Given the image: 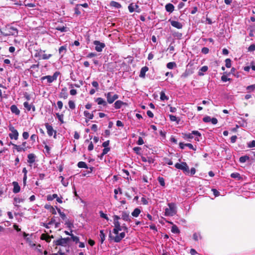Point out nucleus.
<instances>
[{
	"mask_svg": "<svg viewBox=\"0 0 255 255\" xmlns=\"http://www.w3.org/2000/svg\"><path fill=\"white\" fill-rule=\"evenodd\" d=\"M113 218L115 227L113 229V233L116 235V236L113 237L111 233H110L109 234V238L111 240H114L115 242L119 243L123 238H125L126 234L125 232H122L119 234V231L122 230V227H121V224L119 221V219H121L120 217L118 215H114L113 216Z\"/></svg>",
	"mask_w": 255,
	"mask_h": 255,
	"instance_id": "nucleus-1",
	"label": "nucleus"
},
{
	"mask_svg": "<svg viewBox=\"0 0 255 255\" xmlns=\"http://www.w3.org/2000/svg\"><path fill=\"white\" fill-rule=\"evenodd\" d=\"M0 32L4 36H16L18 34V30L16 28L9 26H6L2 30L0 28Z\"/></svg>",
	"mask_w": 255,
	"mask_h": 255,
	"instance_id": "nucleus-2",
	"label": "nucleus"
},
{
	"mask_svg": "<svg viewBox=\"0 0 255 255\" xmlns=\"http://www.w3.org/2000/svg\"><path fill=\"white\" fill-rule=\"evenodd\" d=\"M169 208L165 209V215L166 216H173L177 213L176 205L174 203H169L168 204Z\"/></svg>",
	"mask_w": 255,
	"mask_h": 255,
	"instance_id": "nucleus-3",
	"label": "nucleus"
},
{
	"mask_svg": "<svg viewBox=\"0 0 255 255\" xmlns=\"http://www.w3.org/2000/svg\"><path fill=\"white\" fill-rule=\"evenodd\" d=\"M175 167L178 169L182 170L186 174L190 173L189 167L185 162H182L181 163H176L175 164Z\"/></svg>",
	"mask_w": 255,
	"mask_h": 255,
	"instance_id": "nucleus-4",
	"label": "nucleus"
},
{
	"mask_svg": "<svg viewBox=\"0 0 255 255\" xmlns=\"http://www.w3.org/2000/svg\"><path fill=\"white\" fill-rule=\"evenodd\" d=\"M59 74L60 73L59 72H56L54 73L53 76L48 75L42 77L41 78V80L43 81L46 79L48 83H51L57 79V78Z\"/></svg>",
	"mask_w": 255,
	"mask_h": 255,
	"instance_id": "nucleus-5",
	"label": "nucleus"
},
{
	"mask_svg": "<svg viewBox=\"0 0 255 255\" xmlns=\"http://www.w3.org/2000/svg\"><path fill=\"white\" fill-rule=\"evenodd\" d=\"M8 128L9 130L11 131L8 135L10 138L11 139H14L15 140H17L19 135L18 131L12 126H9Z\"/></svg>",
	"mask_w": 255,
	"mask_h": 255,
	"instance_id": "nucleus-6",
	"label": "nucleus"
},
{
	"mask_svg": "<svg viewBox=\"0 0 255 255\" xmlns=\"http://www.w3.org/2000/svg\"><path fill=\"white\" fill-rule=\"evenodd\" d=\"M45 126L46 128L48 135L51 136L53 135L54 138H56V131L53 129V127L48 123H45Z\"/></svg>",
	"mask_w": 255,
	"mask_h": 255,
	"instance_id": "nucleus-7",
	"label": "nucleus"
},
{
	"mask_svg": "<svg viewBox=\"0 0 255 255\" xmlns=\"http://www.w3.org/2000/svg\"><path fill=\"white\" fill-rule=\"evenodd\" d=\"M107 98V102L109 104H112L115 100L119 98V96L117 94L112 95V92H108L105 94Z\"/></svg>",
	"mask_w": 255,
	"mask_h": 255,
	"instance_id": "nucleus-8",
	"label": "nucleus"
},
{
	"mask_svg": "<svg viewBox=\"0 0 255 255\" xmlns=\"http://www.w3.org/2000/svg\"><path fill=\"white\" fill-rule=\"evenodd\" d=\"M70 240L69 237L66 238H60L56 241H54V243L56 246H66Z\"/></svg>",
	"mask_w": 255,
	"mask_h": 255,
	"instance_id": "nucleus-9",
	"label": "nucleus"
},
{
	"mask_svg": "<svg viewBox=\"0 0 255 255\" xmlns=\"http://www.w3.org/2000/svg\"><path fill=\"white\" fill-rule=\"evenodd\" d=\"M93 43L95 45V50L99 52L102 51L103 49L105 47L104 43L101 42L98 40H95Z\"/></svg>",
	"mask_w": 255,
	"mask_h": 255,
	"instance_id": "nucleus-10",
	"label": "nucleus"
},
{
	"mask_svg": "<svg viewBox=\"0 0 255 255\" xmlns=\"http://www.w3.org/2000/svg\"><path fill=\"white\" fill-rule=\"evenodd\" d=\"M45 50L39 49L38 52V55L41 56V58L43 60H48L52 56V54H42L45 52Z\"/></svg>",
	"mask_w": 255,
	"mask_h": 255,
	"instance_id": "nucleus-11",
	"label": "nucleus"
},
{
	"mask_svg": "<svg viewBox=\"0 0 255 255\" xmlns=\"http://www.w3.org/2000/svg\"><path fill=\"white\" fill-rule=\"evenodd\" d=\"M68 94L67 93V89L64 87L61 89V91L59 94V97L63 99H66L68 98Z\"/></svg>",
	"mask_w": 255,
	"mask_h": 255,
	"instance_id": "nucleus-12",
	"label": "nucleus"
},
{
	"mask_svg": "<svg viewBox=\"0 0 255 255\" xmlns=\"http://www.w3.org/2000/svg\"><path fill=\"white\" fill-rule=\"evenodd\" d=\"M121 218L125 221H127V222L131 221V219L130 218L129 213L127 212H125V211H123L122 212Z\"/></svg>",
	"mask_w": 255,
	"mask_h": 255,
	"instance_id": "nucleus-13",
	"label": "nucleus"
},
{
	"mask_svg": "<svg viewBox=\"0 0 255 255\" xmlns=\"http://www.w3.org/2000/svg\"><path fill=\"white\" fill-rule=\"evenodd\" d=\"M169 21L170 22L171 25L178 29H181L182 27V24L178 21L172 20L169 19Z\"/></svg>",
	"mask_w": 255,
	"mask_h": 255,
	"instance_id": "nucleus-14",
	"label": "nucleus"
},
{
	"mask_svg": "<svg viewBox=\"0 0 255 255\" xmlns=\"http://www.w3.org/2000/svg\"><path fill=\"white\" fill-rule=\"evenodd\" d=\"M24 107L27 110V111H30L32 108V111L34 112L35 111V106L29 104L27 102H25L23 103Z\"/></svg>",
	"mask_w": 255,
	"mask_h": 255,
	"instance_id": "nucleus-15",
	"label": "nucleus"
},
{
	"mask_svg": "<svg viewBox=\"0 0 255 255\" xmlns=\"http://www.w3.org/2000/svg\"><path fill=\"white\" fill-rule=\"evenodd\" d=\"M148 68L147 66H144L141 68L139 76L140 78H144L145 77V73L148 71Z\"/></svg>",
	"mask_w": 255,
	"mask_h": 255,
	"instance_id": "nucleus-16",
	"label": "nucleus"
},
{
	"mask_svg": "<svg viewBox=\"0 0 255 255\" xmlns=\"http://www.w3.org/2000/svg\"><path fill=\"white\" fill-rule=\"evenodd\" d=\"M53 238V236H51V237L49 236L47 234H42L41 235L40 239L42 240H45L47 243H49L50 242V238Z\"/></svg>",
	"mask_w": 255,
	"mask_h": 255,
	"instance_id": "nucleus-17",
	"label": "nucleus"
},
{
	"mask_svg": "<svg viewBox=\"0 0 255 255\" xmlns=\"http://www.w3.org/2000/svg\"><path fill=\"white\" fill-rule=\"evenodd\" d=\"M13 185V192L14 193H17L19 192L20 190V187L18 185V183L17 182L14 181L12 183Z\"/></svg>",
	"mask_w": 255,
	"mask_h": 255,
	"instance_id": "nucleus-18",
	"label": "nucleus"
},
{
	"mask_svg": "<svg viewBox=\"0 0 255 255\" xmlns=\"http://www.w3.org/2000/svg\"><path fill=\"white\" fill-rule=\"evenodd\" d=\"M11 112L15 114L16 115H19L20 114V111L17 108V106L15 105H12L10 107Z\"/></svg>",
	"mask_w": 255,
	"mask_h": 255,
	"instance_id": "nucleus-19",
	"label": "nucleus"
},
{
	"mask_svg": "<svg viewBox=\"0 0 255 255\" xmlns=\"http://www.w3.org/2000/svg\"><path fill=\"white\" fill-rule=\"evenodd\" d=\"M27 162L29 163H33L35 161V156L33 153L29 154L27 156Z\"/></svg>",
	"mask_w": 255,
	"mask_h": 255,
	"instance_id": "nucleus-20",
	"label": "nucleus"
},
{
	"mask_svg": "<svg viewBox=\"0 0 255 255\" xmlns=\"http://www.w3.org/2000/svg\"><path fill=\"white\" fill-rule=\"evenodd\" d=\"M124 105H126V103L122 102V101L119 100L117 101L115 103L114 107L115 109H120L122 107V106Z\"/></svg>",
	"mask_w": 255,
	"mask_h": 255,
	"instance_id": "nucleus-21",
	"label": "nucleus"
},
{
	"mask_svg": "<svg viewBox=\"0 0 255 255\" xmlns=\"http://www.w3.org/2000/svg\"><path fill=\"white\" fill-rule=\"evenodd\" d=\"M174 9V5L170 3H168L165 5V9L167 12H172Z\"/></svg>",
	"mask_w": 255,
	"mask_h": 255,
	"instance_id": "nucleus-22",
	"label": "nucleus"
},
{
	"mask_svg": "<svg viewBox=\"0 0 255 255\" xmlns=\"http://www.w3.org/2000/svg\"><path fill=\"white\" fill-rule=\"evenodd\" d=\"M55 29L59 30L61 32H66L67 31V28L66 27V26L62 25V26H55Z\"/></svg>",
	"mask_w": 255,
	"mask_h": 255,
	"instance_id": "nucleus-23",
	"label": "nucleus"
},
{
	"mask_svg": "<svg viewBox=\"0 0 255 255\" xmlns=\"http://www.w3.org/2000/svg\"><path fill=\"white\" fill-rule=\"evenodd\" d=\"M96 101L97 102L98 105H102L104 106H107V102L105 100H104V99H102V98H97Z\"/></svg>",
	"mask_w": 255,
	"mask_h": 255,
	"instance_id": "nucleus-24",
	"label": "nucleus"
},
{
	"mask_svg": "<svg viewBox=\"0 0 255 255\" xmlns=\"http://www.w3.org/2000/svg\"><path fill=\"white\" fill-rule=\"evenodd\" d=\"M140 212H141L139 208H136L131 213V215L134 217H137L139 216Z\"/></svg>",
	"mask_w": 255,
	"mask_h": 255,
	"instance_id": "nucleus-25",
	"label": "nucleus"
},
{
	"mask_svg": "<svg viewBox=\"0 0 255 255\" xmlns=\"http://www.w3.org/2000/svg\"><path fill=\"white\" fill-rule=\"evenodd\" d=\"M208 67L207 66H204L202 67L198 72V75L199 76H203L204 75L203 72H206L208 70Z\"/></svg>",
	"mask_w": 255,
	"mask_h": 255,
	"instance_id": "nucleus-26",
	"label": "nucleus"
},
{
	"mask_svg": "<svg viewBox=\"0 0 255 255\" xmlns=\"http://www.w3.org/2000/svg\"><path fill=\"white\" fill-rule=\"evenodd\" d=\"M141 160L143 162H148L149 163H153L154 160L151 157H141Z\"/></svg>",
	"mask_w": 255,
	"mask_h": 255,
	"instance_id": "nucleus-27",
	"label": "nucleus"
},
{
	"mask_svg": "<svg viewBox=\"0 0 255 255\" xmlns=\"http://www.w3.org/2000/svg\"><path fill=\"white\" fill-rule=\"evenodd\" d=\"M10 144H12L14 149H15L18 152L23 151V149L21 145H18L12 143L10 142Z\"/></svg>",
	"mask_w": 255,
	"mask_h": 255,
	"instance_id": "nucleus-28",
	"label": "nucleus"
},
{
	"mask_svg": "<svg viewBox=\"0 0 255 255\" xmlns=\"http://www.w3.org/2000/svg\"><path fill=\"white\" fill-rule=\"evenodd\" d=\"M77 166L79 168H88L87 164L84 161H80L78 163Z\"/></svg>",
	"mask_w": 255,
	"mask_h": 255,
	"instance_id": "nucleus-29",
	"label": "nucleus"
},
{
	"mask_svg": "<svg viewBox=\"0 0 255 255\" xmlns=\"http://www.w3.org/2000/svg\"><path fill=\"white\" fill-rule=\"evenodd\" d=\"M171 232L174 234H179L180 233V230L176 225H173L171 228Z\"/></svg>",
	"mask_w": 255,
	"mask_h": 255,
	"instance_id": "nucleus-30",
	"label": "nucleus"
},
{
	"mask_svg": "<svg viewBox=\"0 0 255 255\" xmlns=\"http://www.w3.org/2000/svg\"><path fill=\"white\" fill-rule=\"evenodd\" d=\"M134 6H135L136 8H138V5H137V4L133 5V3H130L128 5V8L129 11L130 12H133L134 11Z\"/></svg>",
	"mask_w": 255,
	"mask_h": 255,
	"instance_id": "nucleus-31",
	"label": "nucleus"
},
{
	"mask_svg": "<svg viewBox=\"0 0 255 255\" xmlns=\"http://www.w3.org/2000/svg\"><path fill=\"white\" fill-rule=\"evenodd\" d=\"M84 116L88 119H90V120H91V119H93V117H94V115L93 114H91L90 113H89L88 111H84Z\"/></svg>",
	"mask_w": 255,
	"mask_h": 255,
	"instance_id": "nucleus-32",
	"label": "nucleus"
},
{
	"mask_svg": "<svg viewBox=\"0 0 255 255\" xmlns=\"http://www.w3.org/2000/svg\"><path fill=\"white\" fill-rule=\"evenodd\" d=\"M100 237L101 239V242L102 244L105 240L106 235L104 233V230H101L100 232Z\"/></svg>",
	"mask_w": 255,
	"mask_h": 255,
	"instance_id": "nucleus-33",
	"label": "nucleus"
},
{
	"mask_svg": "<svg viewBox=\"0 0 255 255\" xmlns=\"http://www.w3.org/2000/svg\"><path fill=\"white\" fill-rule=\"evenodd\" d=\"M250 159L249 156L247 155L243 156L240 157L239 161L241 163H244L247 160H249Z\"/></svg>",
	"mask_w": 255,
	"mask_h": 255,
	"instance_id": "nucleus-34",
	"label": "nucleus"
},
{
	"mask_svg": "<svg viewBox=\"0 0 255 255\" xmlns=\"http://www.w3.org/2000/svg\"><path fill=\"white\" fill-rule=\"evenodd\" d=\"M176 64L174 62H170L167 64V68L170 69H173L174 67H176Z\"/></svg>",
	"mask_w": 255,
	"mask_h": 255,
	"instance_id": "nucleus-35",
	"label": "nucleus"
},
{
	"mask_svg": "<svg viewBox=\"0 0 255 255\" xmlns=\"http://www.w3.org/2000/svg\"><path fill=\"white\" fill-rule=\"evenodd\" d=\"M56 197H57V194H54L52 195H47L46 197V198H47V201H52L54 199L56 198Z\"/></svg>",
	"mask_w": 255,
	"mask_h": 255,
	"instance_id": "nucleus-36",
	"label": "nucleus"
},
{
	"mask_svg": "<svg viewBox=\"0 0 255 255\" xmlns=\"http://www.w3.org/2000/svg\"><path fill=\"white\" fill-rule=\"evenodd\" d=\"M231 177L233 178H238L239 179L241 178L240 174L238 172L232 173L231 174Z\"/></svg>",
	"mask_w": 255,
	"mask_h": 255,
	"instance_id": "nucleus-37",
	"label": "nucleus"
},
{
	"mask_svg": "<svg viewBox=\"0 0 255 255\" xmlns=\"http://www.w3.org/2000/svg\"><path fill=\"white\" fill-rule=\"evenodd\" d=\"M67 46L66 45H63L61 46L59 48V52L60 54H61L62 53L64 52V53H65L67 50Z\"/></svg>",
	"mask_w": 255,
	"mask_h": 255,
	"instance_id": "nucleus-38",
	"label": "nucleus"
},
{
	"mask_svg": "<svg viewBox=\"0 0 255 255\" xmlns=\"http://www.w3.org/2000/svg\"><path fill=\"white\" fill-rule=\"evenodd\" d=\"M169 118L171 121L172 122H176L177 124L179 123V120H177V118L175 116H173L172 115H169Z\"/></svg>",
	"mask_w": 255,
	"mask_h": 255,
	"instance_id": "nucleus-39",
	"label": "nucleus"
},
{
	"mask_svg": "<svg viewBox=\"0 0 255 255\" xmlns=\"http://www.w3.org/2000/svg\"><path fill=\"white\" fill-rule=\"evenodd\" d=\"M68 105L70 108V109L73 110L75 108V104L73 101L70 100L68 102Z\"/></svg>",
	"mask_w": 255,
	"mask_h": 255,
	"instance_id": "nucleus-40",
	"label": "nucleus"
},
{
	"mask_svg": "<svg viewBox=\"0 0 255 255\" xmlns=\"http://www.w3.org/2000/svg\"><path fill=\"white\" fill-rule=\"evenodd\" d=\"M160 99L162 101L167 100L168 98L165 95L164 92L162 91L160 92Z\"/></svg>",
	"mask_w": 255,
	"mask_h": 255,
	"instance_id": "nucleus-41",
	"label": "nucleus"
},
{
	"mask_svg": "<svg viewBox=\"0 0 255 255\" xmlns=\"http://www.w3.org/2000/svg\"><path fill=\"white\" fill-rule=\"evenodd\" d=\"M56 115L57 117V118L58 119L59 121L62 123L63 124L64 123V121H63V117H64V115L63 114H60L59 113H56Z\"/></svg>",
	"mask_w": 255,
	"mask_h": 255,
	"instance_id": "nucleus-42",
	"label": "nucleus"
},
{
	"mask_svg": "<svg viewBox=\"0 0 255 255\" xmlns=\"http://www.w3.org/2000/svg\"><path fill=\"white\" fill-rule=\"evenodd\" d=\"M225 65L227 68L231 67V60L230 58H227L225 60Z\"/></svg>",
	"mask_w": 255,
	"mask_h": 255,
	"instance_id": "nucleus-43",
	"label": "nucleus"
},
{
	"mask_svg": "<svg viewBox=\"0 0 255 255\" xmlns=\"http://www.w3.org/2000/svg\"><path fill=\"white\" fill-rule=\"evenodd\" d=\"M158 181L161 186H165L164 179L162 177H158Z\"/></svg>",
	"mask_w": 255,
	"mask_h": 255,
	"instance_id": "nucleus-44",
	"label": "nucleus"
},
{
	"mask_svg": "<svg viewBox=\"0 0 255 255\" xmlns=\"http://www.w3.org/2000/svg\"><path fill=\"white\" fill-rule=\"evenodd\" d=\"M112 6L116 7L117 8H120L121 7V5L118 2L112 1L111 3Z\"/></svg>",
	"mask_w": 255,
	"mask_h": 255,
	"instance_id": "nucleus-45",
	"label": "nucleus"
},
{
	"mask_svg": "<svg viewBox=\"0 0 255 255\" xmlns=\"http://www.w3.org/2000/svg\"><path fill=\"white\" fill-rule=\"evenodd\" d=\"M70 236L71 237V239L73 242H75L76 243L79 242V237L74 236L73 234L70 235Z\"/></svg>",
	"mask_w": 255,
	"mask_h": 255,
	"instance_id": "nucleus-46",
	"label": "nucleus"
},
{
	"mask_svg": "<svg viewBox=\"0 0 255 255\" xmlns=\"http://www.w3.org/2000/svg\"><path fill=\"white\" fill-rule=\"evenodd\" d=\"M246 89L249 92L254 91L255 90V84L248 86Z\"/></svg>",
	"mask_w": 255,
	"mask_h": 255,
	"instance_id": "nucleus-47",
	"label": "nucleus"
},
{
	"mask_svg": "<svg viewBox=\"0 0 255 255\" xmlns=\"http://www.w3.org/2000/svg\"><path fill=\"white\" fill-rule=\"evenodd\" d=\"M26 144H27L26 142L24 141V142H23L22 144L21 145L22 147V148L24 149H23V151H25L27 149H29V148H30V146H27Z\"/></svg>",
	"mask_w": 255,
	"mask_h": 255,
	"instance_id": "nucleus-48",
	"label": "nucleus"
},
{
	"mask_svg": "<svg viewBox=\"0 0 255 255\" xmlns=\"http://www.w3.org/2000/svg\"><path fill=\"white\" fill-rule=\"evenodd\" d=\"M59 178H60L61 179V183H62V185L65 187L67 186L68 184V182L67 181L64 180V178L62 176H60Z\"/></svg>",
	"mask_w": 255,
	"mask_h": 255,
	"instance_id": "nucleus-49",
	"label": "nucleus"
},
{
	"mask_svg": "<svg viewBox=\"0 0 255 255\" xmlns=\"http://www.w3.org/2000/svg\"><path fill=\"white\" fill-rule=\"evenodd\" d=\"M199 236L200 239L202 238L200 235H198L197 233H195L193 235V238L195 241H197L198 240Z\"/></svg>",
	"mask_w": 255,
	"mask_h": 255,
	"instance_id": "nucleus-50",
	"label": "nucleus"
},
{
	"mask_svg": "<svg viewBox=\"0 0 255 255\" xmlns=\"http://www.w3.org/2000/svg\"><path fill=\"white\" fill-rule=\"evenodd\" d=\"M211 119L210 116H207L203 118V121L205 123H209L211 122Z\"/></svg>",
	"mask_w": 255,
	"mask_h": 255,
	"instance_id": "nucleus-51",
	"label": "nucleus"
},
{
	"mask_svg": "<svg viewBox=\"0 0 255 255\" xmlns=\"http://www.w3.org/2000/svg\"><path fill=\"white\" fill-rule=\"evenodd\" d=\"M255 50V44H251L248 48V51L250 52H253Z\"/></svg>",
	"mask_w": 255,
	"mask_h": 255,
	"instance_id": "nucleus-52",
	"label": "nucleus"
},
{
	"mask_svg": "<svg viewBox=\"0 0 255 255\" xmlns=\"http://www.w3.org/2000/svg\"><path fill=\"white\" fill-rule=\"evenodd\" d=\"M65 225H67V226L69 228H72V227H73V222H71L70 221H69V220H67L66 221V223H65Z\"/></svg>",
	"mask_w": 255,
	"mask_h": 255,
	"instance_id": "nucleus-53",
	"label": "nucleus"
},
{
	"mask_svg": "<svg viewBox=\"0 0 255 255\" xmlns=\"http://www.w3.org/2000/svg\"><path fill=\"white\" fill-rule=\"evenodd\" d=\"M184 138H190L192 139L193 138V133H186L184 134Z\"/></svg>",
	"mask_w": 255,
	"mask_h": 255,
	"instance_id": "nucleus-54",
	"label": "nucleus"
},
{
	"mask_svg": "<svg viewBox=\"0 0 255 255\" xmlns=\"http://www.w3.org/2000/svg\"><path fill=\"white\" fill-rule=\"evenodd\" d=\"M100 214L101 217L103 218L108 221L109 220V218L108 217L107 215L106 214H104L103 212V211H100Z\"/></svg>",
	"mask_w": 255,
	"mask_h": 255,
	"instance_id": "nucleus-55",
	"label": "nucleus"
},
{
	"mask_svg": "<svg viewBox=\"0 0 255 255\" xmlns=\"http://www.w3.org/2000/svg\"><path fill=\"white\" fill-rule=\"evenodd\" d=\"M133 150L135 152V153L137 154H140V150H141V148L140 147H134L133 148Z\"/></svg>",
	"mask_w": 255,
	"mask_h": 255,
	"instance_id": "nucleus-56",
	"label": "nucleus"
},
{
	"mask_svg": "<svg viewBox=\"0 0 255 255\" xmlns=\"http://www.w3.org/2000/svg\"><path fill=\"white\" fill-rule=\"evenodd\" d=\"M212 191L215 197L219 196L220 195V192L216 189H212Z\"/></svg>",
	"mask_w": 255,
	"mask_h": 255,
	"instance_id": "nucleus-57",
	"label": "nucleus"
},
{
	"mask_svg": "<svg viewBox=\"0 0 255 255\" xmlns=\"http://www.w3.org/2000/svg\"><path fill=\"white\" fill-rule=\"evenodd\" d=\"M185 146L188 147L190 149L196 150V148L194 147L193 145L191 143H185Z\"/></svg>",
	"mask_w": 255,
	"mask_h": 255,
	"instance_id": "nucleus-58",
	"label": "nucleus"
},
{
	"mask_svg": "<svg viewBox=\"0 0 255 255\" xmlns=\"http://www.w3.org/2000/svg\"><path fill=\"white\" fill-rule=\"evenodd\" d=\"M92 85L94 87H95L96 89V90H98L99 89V84L98 82L95 81H93L92 82Z\"/></svg>",
	"mask_w": 255,
	"mask_h": 255,
	"instance_id": "nucleus-59",
	"label": "nucleus"
},
{
	"mask_svg": "<svg viewBox=\"0 0 255 255\" xmlns=\"http://www.w3.org/2000/svg\"><path fill=\"white\" fill-rule=\"evenodd\" d=\"M221 80L224 82H226L228 81H230V79L228 78L226 75H223L221 77Z\"/></svg>",
	"mask_w": 255,
	"mask_h": 255,
	"instance_id": "nucleus-60",
	"label": "nucleus"
},
{
	"mask_svg": "<svg viewBox=\"0 0 255 255\" xmlns=\"http://www.w3.org/2000/svg\"><path fill=\"white\" fill-rule=\"evenodd\" d=\"M164 161H165V163H167L168 165H171L173 164L172 161L170 159L165 158Z\"/></svg>",
	"mask_w": 255,
	"mask_h": 255,
	"instance_id": "nucleus-61",
	"label": "nucleus"
},
{
	"mask_svg": "<svg viewBox=\"0 0 255 255\" xmlns=\"http://www.w3.org/2000/svg\"><path fill=\"white\" fill-rule=\"evenodd\" d=\"M209 49L207 47H203L202 48L201 52L204 54H207L209 52Z\"/></svg>",
	"mask_w": 255,
	"mask_h": 255,
	"instance_id": "nucleus-62",
	"label": "nucleus"
},
{
	"mask_svg": "<svg viewBox=\"0 0 255 255\" xmlns=\"http://www.w3.org/2000/svg\"><path fill=\"white\" fill-rule=\"evenodd\" d=\"M248 147L250 148L255 147V140H252L248 143Z\"/></svg>",
	"mask_w": 255,
	"mask_h": 255,
	"instance_id": "nucleus-63",
	"label": "nucleus"
},
{
	"mask_svg": "<svg viewBox=\"0 0 255 255\" xmlns=\"http://www.w3.org/2000/svg\"><path fill=\"white\" fill-rule=\"evenodd\" d=\"M22 136L24 139H26L29 137V133L28 132L24 131L22 133Z\"/></svg>",
	"mask_w": 255,
	"mask_h": 255,
	"instance_id": "nucleus-64",
	"label": "nucleus"
}]
</instances>
